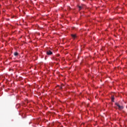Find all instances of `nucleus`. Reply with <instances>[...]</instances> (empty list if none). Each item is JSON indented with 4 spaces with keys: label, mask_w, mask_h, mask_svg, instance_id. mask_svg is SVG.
Wrapping results in <instances>:
<instances>
[{
    "label": "nucleus",
    "mask_w": 127,
    "mask_h": 127,
    "mask_svg": "<svg viewBox=\"0 0 127 127\" xmlns=\"http://www.w3.org/2000/svg\"><path fill=\"white\" fill-rule=\"evenodd\" d=\"M116 105L118 107L119 110H123L124 109V107L120 105L119 103H116Z\"/></svg>",
    "instance_id": "1"
},
{
    "label": "nucleus",
    "mask_w": 127,
    "mask_h": 127,
    "mask_svg": "<svg viewBox=\"0 0 127 127\" xmlns=\"http://www.w3.org/2000/svg\"><path fill=\"white\" fill-rule=\"evenodd\" d=\"M46 53L47 55H52V54H53V53H52L50 50L47 51Z\"/></svg>",
    "instance_id": "2"
},
{
    "label": "nucleus",
    "mask_w": 127,
    "mask_h": 127,
    "mask_svg": "<svg viewBox=\"0 0 127 127\" xmlns=\"http://www.w3.org/2000/svg\"><path fill=\"white\" fill-rule=\"evenodd\" d=\"M71 36H72L73 39H75V38H76L77 37V36H76L75 34H72Z\"/></svg>",
    "instance_id": "3"
},
{
    "label": "nucleus",
    "mask_w": 127,
    "mask_h": 127,
    "mask_svg": "<svg viewBox=\"0 0 127 127\" xmlns=\"http://www.w3.org/2000/svg\"><path fill=\"white\" fill-rule=\"evenodd\" d=\"M79 10H81L83 8V6H78Z\"/></svg>",
    "instance_id": "4"
},
{
    "label": "nucleus",
    "mask_w": 127,
    "mask_h": 127,
    "mask_svg": "<svg viewBox=\"0 0 127 127\" xmlns=\"http://www.w3.org/2000/svg\"><path fill=\"white\" fill-rule=\"evenodd\" d=\"M114 100H115V97H114V96H112L111 100L112 102H114Z\"/></svg>",
    "instance_id": "5"
},
{
    "label": "nucleus",
    "mask_w": 127,
    "mask_h": 127,
    "mask_svg": "<svg viewBox=\"0 0 127 127\" xmlns=\"http://www.w3.org/2000/svg\"><path fill=\"white\" fill-rule=\"evenodd\" d=\"M14 56H17V55H18V53L17 52L14 53Z\"/></svg>",
    "instance_id": "6"
},
{
    "label": "nucleus",
    "mask_w": 127,
    "mask_h": 127,
    "mask_svg": "<svg viewBox=\"0 0 127 127\" xmlns=\"http://www.w3.org/2000/svg\"><path fill=\"white\" fill-rule=\"evenodd\" d=\"M56 60L57 61H60V60H59V59H56Z\"/></svg>",
    "instance_id": "7"
},
{
    "label": "nucleus",
    "mask_w": 127,
    "mask_h": 127,
    "mask_svg": "<svg viewBox=\"0 0 127 127\" xmlns=\"http://www.w3.org/2000/svg\"><path fill=\"white\" fill-rule=\"evenodd\" d=\"M60 89H62V86H60Z\"/></svg>",
    "instance_id": "8"
},
{
    "label": "nucleus",
    "mask_w": 127,
    "mask_h": 127,
    "mask_svg": "<svg viewBox=\"0 0 127 127\" xmlns=\"http://www.w3.org/2000/svg\"><path fill=\"white\" fill-rule=\"evenodd\" d=\"M58 56H59V55H58Z\"/></svg>",
    "instance_id": "9"
}]
</instances>
